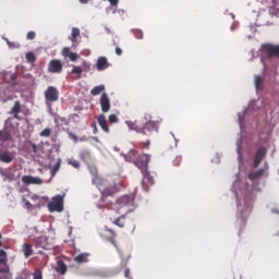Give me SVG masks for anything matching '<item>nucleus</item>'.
<instances>
[{
	"instance_id": "f257e3e1",
	"label": "nucleus",
	"mask_w": 279,
	"mask_h": 279,
	"mask_svg": "<svg viewBox=\"0 0 279 279\" xmlns=\"http://www.w3.org/2000/svg\"><path fill=\"white\" fill-rule=\"evenodd\" d=\"M162 123V119L149 120L144 125H141L138 121H125L129 130L137 132V134H144V136H151L153 132H158V125Z\"/></svg>"
},
{
	"instance_id": "f03ea898",
	"label": "nucleus",
	"mask_w": 279,
	"mask_h": 279,
	"mask_svg": "<svg viewBox=\"0 0 279 279\" xmlns=\"http://www.w3.org/2000/svg\"><path fill=\"white\" fill-rule=\"evenodd\" d=\"M130 204H132V199H130V196L125 195L122 196L119 203L114 205H112V203H108L106 205H98V208H100V210H104V208H108V210H110L111 207L113 210H117V213L120 215L121 210H123V206H130Z\"/></svg>"
},
{
	"instance_id": "7ed1b4c3",
	"label": "nucleus",
	"mask_w": 279,
	"mask_h": 279,
	"mask_svg": "<svg viewBox=\"0 0 279 279\" xmlns=\"http://www.w3.org/2000/svg\"><path fill=\"white\" fill-rule=\"evenodd\" d=\"M48 210L49 213H62L64 210V196H53L52 201L48 203Z\"/></svg>"
},
{
	"instance_id": "20e7f679",
	"label": "nucleus",
	"mask_w": 279,
	"mask_h": 279,
	"mask_svg": "<svg viewBox=\"0 0 279 279\" xmlns=\"http://www.w3.org/2000/svg\"><path fill=\"white\" fill-rule=\"evenodd\" d=\"M44 97L46 101H49V104H56L60 99V90L53 86H49L45 93Z\"/></svg>"
},
{
	"instance_id": "39448f33",
	"label": "nucleus",
	"mask_w": 279,
	"mask_h": 279,
	"mask_svg": "<svg viewBox=\"0 0 279 279\" xmlns=\"http://www.w3.org/2000/svg\"><path fill=\"white\" fill-rule=\"evenodd\" d=\"M35 247H41L43 250H54V245L49 242V239L45 235L37 236L33 240Z\"/></svg>"
},
{
	"instance_id": "423d86ee",
	"label": "nucleus",
	"mask_w": 279,
	"mask_h": 279,
	"mask_svg": "<svg viewBox=\"0 0 279 279\" xmlns=\"http://www.w3.org/2000/svg\"><path fill=\"white\" fill-rule=\"evenodd\" d=\"M149 160H150V157L149 155L147 154H142V155H138L137 158L135 159L134 161V165L137 166V168L141 170V171H147L148 167H149Z\"/></svg>"
},
{
	"instance_id": "0eeeda50",
	"label": "nucleus",
	"mask_w": 279,
	"mask_h": 279,
	"mask_svg": "<svg viewBox=\"0 0 279 279\" xmlns=\"http://www.w3.org/2000/svg\"><path fill=\"white\" fill-rule=\"evenodd\" d=\"M262 51L266 53L267 58H279V46L265 44L262 46Z\"/></svg>"
},
{
	"instance_id": "6e6552de",
	"label": "nucleus",
	"mask_w": 279,
	"mask_h": 279,
	"mask_svg": "<svg viewBox=\"0 0 279 279\" xmlns=\"http://www.w3.org/2000/svg\"><path fill=\"white\" fill-rule=\"evenodd\" d=\"M143 179H142V186L144 191H149V186H154V177L149 174V171L143 170L142 171Z\"/></svg>"
},
{
	"instance_id": "1a4fd4ad",
	"label": "nucleus",
	"mask_w": 279,
	"mask_h": 279,
	"mask_svg": "<svg viewBox=\"0 0 279 279\" xmlns=\"http://www.w3.org/2000/svg\"><path fill=\"white\" fill-rule=\"evenodd\" d=\"M62 71V61L58 59L50 60L48 64L49 73H60Z\"/></svg>"
},
{
	"instance_id": "9d476101",
	"label": "nucleus",
	"mask_w": 279,
	"mask_h": 279,
	"mask_svg": "<svg viewBox=\"0 0 279 279\" xmlns=\"http://www.w3.org/2000/svg\"><path fill=\"white\" fill-rule=\"evenodd\" d=\"M100 109L104 114L110 112V97L106 93H102L100 96Z\"/></svg>"
},
{
	"instance_id": "9b49d317",
	"label": "nucleus",
	"mask_w": 279,
	"mask_h": 279,
	"mask_svg": "<svg viewBox=\"0 0 279 279\" xmlns=\"http://www.w3.org/2000/svg\"><path fill=\"white\" fill-rule=\"evenodd\" d=\"M97 123L102 132H105V134H110V128L108 126V120L106 119V114L100 113L97 117Z\"/></svg>"
},
{
	"instance_id": "f8f14e48",
	"label": "nucleus",
	"mask_w": 279,
	"mask_h": 279,
	"mask_svg": "<svg viewBox=\"0 0 279 279\" xmlns=\"http://www.w3.org/2000/svg\"><path fill=\"white\" fill-rule=\"evenodd\" d=\"M267 156V148L265 147H260L257 149L256 154H255V159H254V167H258V165H260V162H263V159Z\"/></svg>"
},
{
	"instance_id": "ddd939ff",
	"label": "nucleus",
	"mask_w": 279,
	"mask_h": 279,
	"mask_svg": "<svg viewBox=\"0 0 279 279\" xmlns=\"http://www.w3.org/2000/svg\"><path fill=\"white\" fill-rule=\"evenodd\" d=\"M12 160H14V154H12L10 150L0 148V162L10 165V162H12Z\"/></svg>"
},
{
	"instance_id": "4468645a",
	"label": "nucleus",
	"mask_w": 279,
	"mask_h": 279,
	"mask_svg": "<svg viewBox=\"0 0 279 279\" xmlns=\"http://www.w3.org/2000/svg\"><path fill=\"white\" fill-rule=\"evenodd\" d=\"M61 56L63 58H70L71 62H77V60L80 59V54H77L75 52H71V48H69V47H64L62 49Z\"/></svg>"
},
{
	"instance_id": "2eb2a0df",
	"label": "nucleus",
	"mask_w": 279,
	"mask_h": 279,
	"mask_svg": "<svg viewBox=\"0 0 279 279\" xmlns=\"http://www.w3.org/2000/svg\"><path fill=\"white\" fill-rule=\"evenodd\" d=\"M22 182H23V184H26L27 186H29V184L40 185V184H43V179L37 178V177H32V175H24V177H22Z\"/></svg>"
},
{
	"instance_id": "dca6fc26",
	"label": "nucleus",
	"mask_w": 279,
	"mask_h": 279,
	"mask_svg": "<svg viewBox=\"0 0 279 279\" xmlns=\"http://www.w3.org/2000/svg\"><path fill=\"white\" fill-rule=\"evenodd\" d=\"M114 193H117V185H111L109 187H105L101 191V201L105 202L106 197H108L110 195H114Z\"/></svg>"
},
{
	"instance_id": "f3484780",
	"label": "nucleus",
	"mask_w": 279,
	"mask_h": 279,
	"mask_svg": "<svg viewBox=\"0 0 279 279\" xmlns=\"http://www.w3.org/2000/svg\"><path fill=\"white\" fill-rule=\"evenodd\" d=\"M21 112V101H15L10 114H13L14 119H17V121H21V117H19V113Z\"/></svg>"
},
{
	"instance_id": "a211bd4d",
	"label": "nucleus",
	"mask_w": 279,
	"mask_h": 279,
	"mask_svg": "<svg viewBox=\"0 0 279 279\" xmlns=\"http://www.w3.org/2000/svg\"><path fill=\"white\" fill-rule=\"evenodd\" d=\"M57 274H60L61 276H64L66 274V264L62 262V259L57 260V266L54 267Z\"/></svg>"
},
{
	"instance_id": "6ab92c4d",
	"label": "nucleus",
	"mask_w": 279,
	"mask_h": 279,
	"mask_svg": "<svg viewBox=\"0 0 279 279\" xmlns=\"http://www.w3.org/2000/svg\"><path fill=\"white\" fill-rule=\"evenodd\" d=\"M96 68L97 71H104L105 69H108V59H106V57L98 58Z\"/></svg>"
},
{
	"instance_id": "aec40b11",
	"label": "nucleus",
	"mask_w": 279,
	"mask_h": 279,
	"mask_svg": "<svg viewBox=\"0 0 279 279\" xmlns=\"http://www.w3.org/2000/svg\"><path fill=\"white\" fill-rule=\"evenodd\" d=\"M12 141V133L8 130L0 131V143H8Z\"/></svg>"
},
{
	"instance_id": "412c9836",
	"label": "nucleus",
	"mask_w": 279,
	"mask_h": 279,
	"mask_svg": "<svg viewBox=\"0 0 279 279\" xmlns=\"http://www.w3.org/2000/svg\"><path fill=\"white\" fill-rule=\"evenodd\" d=\"M124 269V276L130 279V268H128V260H122L120 266L117 268L116 272L120 274V271H123Z\"/></svg>"
},
{
	"instance_id": "4be33fe9",
	"label": "nucleus",
	"mask_w": 279,
	"mask_h": 279,
	"mask_svg": "<svg viewBox=\"0 0 279 279\" xmlns=\"http://www.w3.org/2000/svg\"><path fill=\"white\" fill-rule=\"evenodd\" d=\"M22 252L24 253L25 258H29L34 254V248L32 247V244L24 243L22 245Z\"/></svg>"
},
{
	"instance_id": "5701e85b",
	"label": "nucleus",
	"mask_w": 279,
	"mask_h": 279,
	"mask_svg": "<svg viewBox=\"0 0 279 279\" xmlns=\"http://www.w3.org/2000/svg\"><path fill=\"white\" fill-rule=\"evenodd\" d=\"M77 38H80V28L73 27L71 37H70V40H71L73 47H75V45L77 44Z\"/></svg>"
},
{
	"instance_id": "b1692460",
	"label": "nucleus",
	"mask_w": 279,
	"mask_h": 279,
	"mask_svg": "<svg viewBox=\"0 0 279 279\" xmlns=\"http://www.w3.org/2000/svg\"><path fill=\"white\" fill-rule=\"evenodd\" d=\"M88 256H90V254H88V253H81L76 257H74V260L78 265H82V263H88Z\"/></svg>"
},
{
	"instance_id": "393cba45",
	"label": "nucleus",
	"mask_w": 279,
	"mask_h": 279,
	"mask_svg": "<svg viewBox=\"0 0 279 279\" xmlns=\"http://www.w3.org/2000/svg\"><path fill=\"white\" fill-rule=\"evenodd\" d=\"M263 82H265V76L255 75L254 84L256 90H263Z\"/></svg>"
},
{
	"instance_id": "a878e982",
	"label": "nucleus",
	"mask_w": 279,
	"mask_h": 279,
	"mask_svg": "<svg viewBox=\"0 0 279 279\" xmlns=\"http://www.w3.org/2000/svg\"><path fill=\"white\" fill-rule=\"evenodd\" d=\"M263 175H265V169H259L255 172L250 173L248 179L258 180V179L263 178Z\"/></svg>"
},
{
	"instance_id": "bb28decb",
	"label": "nucleus",
	"mask_w": 279,
	"mask_h": 279,
	"mask_svg": "<svg viewBox=\"0 0 279 279\" xmlns=\"http://www.w3.org/2000/svg\"><path fill=\"white\" fill-rule=\"evenodd\" d=\"M136 156H138V151H136V149H131L126 155H124V158L128 162H132V160H136Z\"/></svg>"
},
{
	"instance_id": "cd10ccee",
	"label": "nucleus",
	"mask_w": 279,
	"mask_h": 279,
	"mask_svg": "<svg viewBox=\"0 0 279 279\" xmlns=\"http://www.w3.org/2000/svg\"><path fill=\"white\" fill-rule=\"evenodd\" d=\"M105 90H106V86L105 85H98V86H95L90 90V95H93L94 97H97V95H101V93H104Z\"/></svg>"
},
{
	"instance_id": "c85d7f7f",
	"label": "nucleus",
	"mask_w": 279,
	"mask_h": 279,
	"mask_svg": "<svg viewBox=\"0 0 279 279\" xmlns=\"http://www.w3.org/2000/svg\"><path fill=\"white\" fill-rule=\"evenodd\" d=\"M123 219H125V214H122L120 217L114 219L112 221L113 226H118V228H125V222H123Z\"/></svg>"
},
{
	"instance_id": "c756f323",
	"label": "nucleus",
	"mask_w": 279,
	"mask_h": 279,
	"mask_svg": "<svg viewBox=\"0 0 279 279\" xmlns=\"http://www.w3.org/2000/svg\"><path fill=\"white\" fill-rule=\"evenodd\" d=\"M105 230L110 234L109 242H111L114 245V247H117V241L114 240L117 239V233L114 232V230L108 227H106Z\"/></svg>"
},
{
	"instance_id": "7c9ffc66",
	"label": "nucleus",
	"mask_w": 279,
	"mask_h": 279,
	"mask_svg": "<svg viewBox=\"0 0 279 279\" xmlns=\"http://www.w3.org/2000/svg\"><path fill=\"white\" fill-rule=\"evenodd\" d=\"M80 158L84 162H89V160H92V155H90V153L88 150H82L80 153Z\"/></svg>"
},
{
	"instance_id": "2f4dec72",
	"label": "nucleus",
	"mask_w": 279,
	"mask_h": 279,
	"mask_svg": "<svg viewBox=\"0 0 279 279\" xmlns=\"http://www.w3.org/2000/svg\"><path fill=\"white\" fill-rule=\"evenodd\" d=\"M62 166V159H58L57 163L52 166L50 169L51 177L56 175L58 171H60V167Z\"/></svg>"
},
{
	"instance_id": "473e14b6",
	"label": "nucleus",
	"mask_w": 279,
	"mask_h": 279,
	"mask_svg": "<svg viewBox=\"0 0 279 279\" xmlns=\"http://www.w3.org/2000/svg\"><path fill=\"white\" fill-rule=\"evenodd\" d=\"M5 263H8V254L0 250V265H5Z\"/></svg>"
},
{
	"instance_id": "72a5a7b5",
	"label": "nucleus",
	"mask_w": 279,
	"mask_h": 279,
	"mask_svg": "<svg viewBox=\"0 0 279 279\" xmlns=\"http://www.w3.org/2000/svg\"><path fill=\"white\" fill-rule=\"evenodd\" d=\"M83 72L84 71L82 70L81 66L72 65V71H71L72 75H81Z\"/></svg>"
},
{
	"instance_id": "f704fd0d",
	"label": "nucleus",
	"mask_w": 279,
	"mask_h": 279,
	"mask_svg": "<svg viewBox=\"0 0 279 279\" xmlns=\"http://www.w3.org/2000/svg\"><path fill=\"white\" fill-rule=\"evenodd\" d=\"M33 279H43V270L40 268H36L33 274Z\"/></svg>"
},
{
	"instance_id": "c9c22d12",
	"label": "nucleus",
	"mask_w": 279,
	"mask_h": 279,
	"mask_svg": "<svg viewBox=\"0 0 279 279\" xmlns=\"http://www.w3.org/2000/svg\"><path fill=\"white\" fill-rule=\"evenodd\" d=\"M26 60L27 62H36V54L34 52H27L26 53Z\"/></svg>"
},
{
	"instance_id": "e433bc0d",
	"label": "nucleus",
	"mask_w": 279,
	"mask_h": 279,
	"mask_svg": "<svg viewBox=\"0 0 279 279\" xmlns=\"http://www.w3.org/2000/svg\"><path fill=\"white\" fill-rule=\"evenodd\" d=\"M68 165H71L74 169H80V161L75 159H68Z\"/></svg>"
},
{
	"instance_id": "4c0bfd02",
	"label": "nucleus",
	"mask_w": 279,
	"mask_h": 279,
	"mask_svg": "<svg viewBox=\"0 0 279 279\" xmlns=\"http://www.w3.org/2000/svg\"><path fill=\"white\" fill-rule=\"evenodd\" d=\"M31 274L29 270H23L17 277L16 279H27L29 278Z\"/></svg>"
},
{
	"instance_id": "58836bf2",
	"label": "nucleus",
	"mask_w": 279,
	"mask_h": 279,
	"mask_svg": "<svg viewBox=\"0 0 279 279\" xmlns=\"http://www.w3.org/2000/svg\"><path fill=\"white\" fill-rule=\"evenodd\" d=\"M40 136H44L45 138H49L51 136V129H44L40 132Z\"/></svg>"
},
{
	"instance_id": "ea45409f",
	"label": "nucleus",
	"mask_w": 279,
	"mask_h": 279,
	"mask_svg": "<svg viewBox=\"0 0 279 279\" xmlns=\"http://www.w3.org/2000/svg\"><path fill=\"white\" fill-rule=\"evenodd\" d=\"M108 121H109V123H119V118L117 117V114H110L109 117H108Z\"/></svg>"
},
{
	"instance_id": "a19ab883",
	"label": "nucleus",
	"mask_w": 279,
	"mask_h": 279,
	"mask_svg": "<svg viewBox=\"0 0 279 279\" xmlns=\"http://www.w3.org/2000/svg\"><path fill=\"white\" fill-rule=\"evenodd\" d=\"M27 40H34L36 38V32L29 31L26 35Z\"/></svg>"
},
{
	"instance_id": "79ce46f5",
	"label": "nucleus",
	"mask_w": 279,
	"mask_h": 279,
	"mask_svg": "<svg viewBox=\"0 0 279 279\" xmlns=\"http://www.w3.org/2000/svg\"><path fill=\"white\" fill-rule=\"evenodd\" d=\"M134 36L137 40H143V31H134Z\"/></svg>"
},
{
	"instance_id": "37998d69",
	"label": "nucleus",
	"mask_w": 279,
	"mask_h": 279,
	"mask_svg": "<svg viewBox=\"0 0 279 279\" xmlns=\"http://www.w3.org/2000/svg\"><path fill=\"white\" fill-rule=\"evenodd\" d=\"M180 162H182V157L181 156L175 157L173 160L174 167H180Z\"/></svg>"
},
{
	"instance_id": "c03bdc74",
	"label": "nucleus",
	"mask_w": 279,
	"mask_h": 279,
	"mask_svg": "<svg viewBox=\"0 0 279 279\" xmlns=\"http://www.w3.org/2000/svg\"><path fill=\"white\" fill-rule=\"evenodd\" d=\"M24 206L27 210H34V205L29 201H25Z\"/></svg>"
},
{
	"instance_id": "a18cd8bd",
	"label": "nucleus",
	"mask_w": 279,
	"mask_h": 279,
	"mask_svg": "<svg viewBox=\"0 0 279 279\" xmlns=\"http://www.w3.org/2000/svg\"><path fill=\"white\" fill-rule=\"evenodd\" d=\"M110 5H113L114 8H117V5H119V0H108Z\"/></svg>"
},
{
	"instance_id": "49530a36",
	"label": "nucleus",
	"mask_w": 279,
	"mask_h": 279,
	"mask_svg": "<svg viewBox=\"0 0 279 279\" xmlns=\"http://www.w3.org/2000/svg\"><path fill=\"white\" fill-rule=\"evenodd\" d=\"M69 136H70V138H72V141H74V143H77L78 138L75 134L69 133Z\"/></svg>"
},
{
	"instance_id": "de8ad7c7",
	"label": "nucleus",
	"mask_w": 279,
	"mask_h": 279,
	"mask_svg": "<svg viewBox=\"0 0 279 279\" xmlns=\"http://www.w3.org/2000/svg\"><path fill=\"white\" fill-rule=\"evenodd\" d=\"M32 149L34 151V154H38V146H36V144L32 143Z\"/></svg>"
},
{
	"instance_id": "09e8293b",
	"label": "nucleus",
	"mask_w": 279,
	"mask_h": 279,
	"mask_svg": "<svg viewBox=\"0 0 279 279\" xmlns=\"http://www.w3.org/2000/svg\"><path fill=\"white\" fill-rule=\"evenodd\" d=\"M123 53V50L120 47H116V54L121 56Z\"/></svg>"
},
{
	"instance_id": "8fccbe9b",
	"label": "nucleus",
	"mask_w": 279,
	"mask_h": 279,
	"mask_svg": "<svg viewBox=\"0 0 279 279\" xmlns=\"http://www.w3.org/2000/svg\"><path fill=\"white\" fill-rule=\"evenodd\" d=\"M142 145H143V147H146V148L149 147V140H147L146 142H144Z\"/></svg>"
},
{
	"instance_id": "3c124183",
	"label": "nucleus",
	"mask_w": 279,
	"mask_h": 279,
	"mask_svg": "<svg viewBox=\"0 0 279 279\" xmlns=\"http://www.w3.org/2000/svg\"><path fill=\"white\" fill-rule=\"evenodd\" d=\"M94 134H97V125L94 123Z\"/></svg>"
},
{
	"instance_id": "603ef678",
	"label": "nucleus",
	"mask_w": 279,
	"mask_h": 279,
	"mask_svg": "<svg viewBox=\"0 0 279 279\" xmlns=\"http://www.w3.org/2000/svg\"><path fill=\"white\" fill-rule=\"evenodd\" d=\"M97 180H99V178L97 175H95L93 179V182H97Z\"/></svg>"
},
{
	"instance_id": "864d4df0",
	"label": "nucleus",
	"mask_w": 279,
	"mask_h": 279,
	"mask_svg": "<svg viewBox=\"0 0 279 279\" xmlns=\"http://www.w3.org/2000/svg\"><path fill=\"white\" fill-rule=\"evenodd\" d=\"M2 235L0 233V247L3 245V242H1Z\"/></svg>"
},
{
	"instance_id": "5fc2aeb1",
	"label": "nucleus",
	"mask_w": 279,
	"mask_h": 279,
	"mask_svg": "<svg viewBox=\"0 0 279 279\" xmlns=\"http://www.w3.org/2000/svg\"><path fill=\"white\" fill-rule=\"evenodd\" d=\"M81 3H88V0H80Z\"/></svg>"
},
{
	"instance_id": "6e6d98bb",
	"label": "nucleus",
	"mask_w": 279,
	"mask_h": 279,
	"mask_svg": "<svg viewBox=\"0 0 279 279\" xmlns=\"http://www.w3.org/2000/svg\"><path fill=\"white\" fill-rule=\"evenodd\" d=\"M33 199H38V196H36V195H35V196H33Z\"/></svg>"
},
{
	"instance_id": "4d7b16f0",
	"label": "nucleus",
	"mask_w": 279,
	"mask_h": 279,
	"mask_svg": "<svg viewBox=\"0 0 279 279\" xmlns=\"http://www.w3.org/2000/svg\"><path fill=\"white\" fill-rule=\"evenodd\" d=\"M274 213H277V215H279V211H278V210H274Z\"/></svg>"
},
{
	"instance_id": "13d9d810",
	"label": "nucleus",
	"mask_w": 279,
	"mask_h": 279,
	"mask_svg": "<svg viewBox=\"0 0 279 279\" xmlns=\"http://www.w3.org/2000/svg\"><path fill=\"white\" fill-rule=\"evenodd\" d=\"M8 45L12 46V44L10 41H8Z\"/></svg>"
},
{
	"instance_id": "bf43d9fd",
	"label": "nucleus",
	"mask_w": 279,
	"mask_h": 279,
	"mask_svg": "<svg viewBox=\"0 0 279 279\" xmlns=\"http://www.w3.org/2000/svg\"><path fill=\"white\" fill-rule=\"evenodd\" d=\"M83 64H84V66H86V62H84Z\"/></svg>"
}]
</instances>
